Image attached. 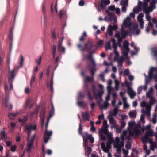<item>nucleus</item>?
I'll return each instance as SVG.
<instances>
[{
    "label": "nucleus",
    "mask_w": 157,
    "mask_h": 157,
    "mask_svg": "<svg viewBox=\"0 0 157 157\" xmlns=\"http://www.w3.org/2000/svg\"><path fill=\"white\" fill-rule=\"evenodd\" d=\"M152 10V9L148 8V5L147 2H142L140 1L139 2L138 6L133 9V11L135 13H138L139 11H143L145 13L146 18L149 21L148 25L151 27L153 26V24L150 21L151 17L149 13Z\"/></svg>",
    "instance_id": "1"
},
{
    "label": "nucleus",
    "mask_w": 157,
    "mask_h": 157,
    "mask_svg": "<svg viewBox=\"0 0 157 157\" xmlns=\"http://www.w3.org/2000/svg\"><path fill=\"white\" fill-rule=\"evenodd\" d=\"M36 128V126L35 124H27L26 126L25 132L27 133V148L26 150L27 151H30L34 148L33 144L35 134H34L31 137H30V135L31 132L35 130Z\"/></svg>",
    "instance_id": "2"
},
{
    "label": "nucleus",
    "mask_w": 157,
    "mask_h": 157,
    "mask_svg": "<svg viewBox=\"0 0 157 157\" xmlns=\"http://www.w3.org/2000/svg\"><path fill=\"white\" fill-rule=\"evenodd\" d=\"M140 125L139 124L136 123L135 121H131L128 123L127 129L130 136L134 135H138L141 133L140 131Z\"/></svg>",
    "instance_id": "3"
},
{
    "label": "nucleus",
    "mask_w": 157,
    "mask_h": 157,
    "mask_svg": "<svg viewBox=\"0 0 157 157\" xmlns=\"http://www.w3.org/2000/svg\"><path fill=\"white\" fill-rule=\"evenodd\" d=\"M127 132L124 131L123 132L122 135L121 136V141L120 138L117 137L116 138L115 140L114 141V147L117 149V151L119 153L120 152V150L121 147L124 146V138L129 139V137L127 135Z\"/></svg>",
    "instance_id": "4"
},
{
    "label": "nucleus",
    "mask_w": 157,
    "mask_h": 157,
    "mask_svg": "<svg viewBox=\"0 0 157 157\" xmlns=\"http://www.w3.org/2000/svg\"><path fill=\"white\" fill-rule=\"evenodd\" d=\"M155 99L153 97L149 98V103L144 101H142L140 103V106L141 107H145L146 110L142 109L141 113H144L147 117H149L151 114V107L155 104Z\"/></svg>",
    "instance_id": "5"
},
{
    "label": "nucleus",
    "mask_w": 157,
    "mask_h": 157,
    "mask_svg": "<svg viewBox=\"0 0 157 157\" xmlns=\"http://www.w3.org/2000/svg\"><path fill=\"white\" fill-rule=\"evenodd\" d=\"M156 70L157 69L156 67H152L150 69L148 72V76L147 77L145 75V84L142 86L143 89L145 91L147 89V84L150 82L151 79H154L155 82L157 81L156 78L153 76V73H155V72H156Z\"/></svg>",
    "instance_id": "6"
},
{
    "label": "nucleus",
    "mask_w": 157,
    "mask_h": 157,
    "mask_svg": "<svg viewBox=\"0 0 157 157\" xmlns=\"http://www.w3.org/2000/svg\"><path fill=\"white\" fill-rule=\"evenodd\" d=\"M54 109L53 106L52 105V109L51 110L49 113V116L48 119V122L46 125V129L45 133V135L44 137V142L45 143H47L48 140L50 138V136L52 135V131H48L47 129L48 127V123L49 122L50 119L54 115Z\"/></svg>",
    "instance_id": "7"
},
{
    "label": "nucleus",
    "mask_w": 157,
    "mask_h": 157,
    "mask_svg": "<svg viewBox=\"0 0 157 157\" xmlns=\"http://www.w3.org/2000/svg\"><path fill=\"white\" fill-rule=\"evenodd\" d=\"M128 34H129V32L128 31H126L124 29L121 28L120 31L117 32L115 34V37L117 39V44L120 48H121V42L122 41L123 39L126 37Z\"/></svg>",
    "instance_id": "8"
},
{
    "label": "nucleus",
    "mask_w": 157,
    "mask_h": 157,
    "mask_svg": "<svg viewBox=\"0 0 157 157\" xmlns=\"http://www.w3.org/2000/svg\"><path fill=\"white\" fill-rule=\"evenodd\" d=\"M98 87L101 90L100 91H98L95 88L94 86H92V90L97 100H99V101H102L101 96L104 92L103 90L104 86L103 85L99 84Z\"/></svg>",
    "instance_id": "9"
},
{
    "label": "nucleus",
    "mask_w": 157,
    "mask_h": 157,
    "mask_svg": "<svg viewBox=\"0 0 157 157\" xmlns=\"http://www.w3.org/2000/svg\"><path fill=\"white\" fill-rule=\"evenodd\" d=\"M112 143L110 142V140H109L106 144L102 142L101 144V148L102 151L105 153H108V157H112L111 154L109 152L111 149V144Z\"/></svg>",
    "instance_id": "10"
},
{
    "label": "nucleus",
    "mask_w": 157,
    "mask_h": 157,
    "mask_svg": "<svg viewBox=\"0 0 157 157\" xmlns=\"http://www.w3.org/2000/svg\"><path fill=\"white\" fill-rule=\"evenodd\" d=\"M132 25L133 24H132L130 18L129 16H127L123 20L121 28L124 29L129 28V30L131 29Z\"/></svg>",
    "instance_id": "11"
},
{
    "label": "nucleus",
    "mask_w": 157,
    "mask_h": 157,
    "mask_svg": "<svg viewBox=\"0 0 157 157\" xmlns=\"http://www.w3.org/2000/svg\"><path fill=\"white\" fill-rule=\"evenodd\" d=\"M129 43L127 40H125L123 43V45L121 49V52L123 56L125 57V59L128 58V53L129 49L128 47Z\"/></svg>",
    "instance_id": "12"
},
{
    "label": "nucleus",
    "mask_w": 157,
    "mask_h": 157,
    "mask_svg": "<svg viewBox=\"0 0 157 157\" xmlns=\"http://www.w3.org/2000/svg\"><path fill=\"white\" fill-rule=\"evenodd\" d=\"M151 125L150 124L146 125L145 127L144 126L142 128V130L143 132L145 130H146V135L148 136H153V131L152 129L150 128Z\"/></svg>",
    "instance_id": "13"
},
{
    "label": "nucleus",
    "mask_w": 157,
    "mask_h": 157,
    "mask_svg": "<svg viewBox=\"0 0 157 157\" xmlns=\"http://www.w3.org/2000/svg\"><path fill=\"white\" fill-rule=\"evenodd\" d=\"M110 94H108L105 98L106 101L103 104H101L100 103L101 101H99V100H98V102L99 103V106L102 110L106 109L107 108V107L109 105L108 101L110 99ZM102 101V100L101 101Z\"/></svg>",
    "instance_id": "14"
},
{
    "label": "nucleus",
    "mask_w": 157,
    "mask_h": 157,
    "mask_svg": "<svg viewBox=\"0 0 157 157\" xmlns=\"http://www.w3.org/2000/svg\"><path fill=\"white\" fill-rule=\"evenodd\" d=\"M132 26L131 29L129 30V32L132 33L133 35H138L139 34L140 32V30L138 28V24H134Z\"/></svg>",
    "instance_id": "15"
},
{
    "label": "nucleus",
    "mask_w": 157,
    "mask_h": 157,
    "mask_svg": "<svg viewBox=\"0 0 157 157\" xmlns=\"http://www.w3.org/2000/svg\"><path fill=\"white\" fill-rule=\"evenodd\" d=\"M144 14L142 13H140L137 17V20L139 23L140 27L141 29L144 28V21L143 18L144 17Z\"/></svg>",
    "instance_id": "16"
},
{
    "label": "nucleus",
    "mask_w": 157,
    "mask_h": 157,
    "mask_svg": "<svg viewBox=\"0 0 157 157\" xmlns=\"http://www.w3.org/2000/svg\"><path fill=\"white\" fill-rule=\"evenodd\" d=\"M118 28L117 25H114L112 26L111 25H109L107 29V33L110 36H112L113 34V30H116Z\"/></svg>",
    "instance_id": "17"
},
{
    "label": "nucleus",
    "mask_w": 157,
    "mask_h": 157,
    "mask_svg": "<svg viewBox=\"0 0 157 157\" xmlns=\"http://www.w3.org/2000/svg\"><path fill=\"white\" fill-rule=\"evenodd\" d=\"M125 85L128 87V92L129 95L131 98H132L136 95V93L132 90V88L129 86L128 82H126Z\"/></svg>",
    "instance_id": "18"
},
{
    "label": "nucleus",
    "mask_w": 157,
    "mask_h": 157,
    "mask_svg": "<svg viewBox=\"0 0 157 157\" xmlns=\"http://www.w3.org/2000/svg\"><path fill=\"white\" fill-rule=\"evenodd\" d=\"M83 138L84 140V148L86 150L87 149V152L89 154H90L92 151V149L89 147H88V143L87 142V139L85 137V136H83Z\"/></svg>",
    "instance_id": "19"
},
{
    "label": "nucleus",
    "mask_w": 157,
    "mask_h": 157,
    "mask_svg": "<svg viewBox=\"0 0 157 157\" xmlns=\"http://www.w3.org/2000/svg\"><path fill=\"white\" fill-rule=\"evenodd\" d=\"M111 41L113 43V47L114 49V52L116 55V56L115 58V60H116L117 57L118 56V52L116 50L117 48V44L116 40L114 38H111Z\"/></svg>",
    "instance_id": "20"
},
{
    "label": "nucleus",
    "mask_w": 157,
    "mask_h": 157,
    "mask_svg": "<svg viewBox=\"0 0 157 157\" xmlns=\"http://www.w3.org/2000/svg\"><path fill=\"white\" fill-rule=\"evenodd\" d=\"M109 17H107V16L105 17L104 20L107 22L110 21L112 22L113 18L114 17L113 13L109 12L107 10L106 11Z\"/></svg>",
    "instance_id": "21"
},
{
    "label": "nucleus",
    "mask_w": 157,
    "mask_h": 157,
    "mask_svg": "<svg viewBox=\"0 0 157 157\" xmlns=\"http://www.w3.org/2000/svg\"><path fill=\"white\" fill-rule=\"evenodd\" d=\"M9 69V73L8 76V81L10 82H12L15 76L14 75V72L15 70L13 69L11 70H10Z\"/></svg>",
    "instance_id": "22"
},
{
    "label": "nucleus",
    "mask_w": 157,
    "mask_h": 157,
    "mask_svg": "<svg viewBox=\"0 0 157 157\" xmlns=\"http://www.w3.org/2000/svg\"><path fill=\"white\" fill-rule=\"evenodd\" d=\"M93 44L91 42H88L84 46V48H83L81 50L82 51H85L86 50H90L93 47Z\"/></svg>",
    "instance_id": "23"
},
{
    "label": "nucleus",
    "mask_w": 157,
    "mask_h": 157,
    "mask_svg": "<svg viewBox=\"0 0 157 157\" xmlns=\"http://www.w3.org/2000/svg\"><path fill=\"white\" fill-rule=\"evenodd\" d=\"M130 46L131 47H133L134 48V49L135 51V52L133 51H131V55L132 56L136 55L139 51L138 48L134 46V43L133 42H132L130 44Z\"/></svg>",
    "instance_id": "24"
},
{
    "label": "nucleus",
    "mask_w": 157,
    "mask_h": 157,
    "mask_svg": "<svg viewBox=\"0 0 157 157\" xmlns=\"http://www.w3.org/2000/svg\"><path fill=\"white\" fill-rule=\"evenodd\" d=\"M127 1L128 0H125L123 3L121 2V4L122 6V7L121 8L122 11L123 13H125L126 12V7L128 6Z\"/></svg>",
    "instance_id": "25"
},
{
    "label": "nucleus",
    "mask_w": 157,
    "mask_h": 157,
    "mask_svg": "<svg viewBox=\"0 0 157 157\" xmlns=\"http://www.w3.org/2000/svg\"><path fill=\"white\" fill-rule=\"evenodd\" d=\"M108 118L109 120L110 124L113 126H111V128H113V127H116L117 124L114 118L113 117L109 116H108Z\"/></svg>",
    "instance_id": "26"
},
{
    "label": "nucleus",
    "mask_w": 157,
    "mask_h": 157,
    "mask_svg": "<svg viewBox=\"0 0 157 157\" xmlns=\"http://www.w3.org/2000/svg\"><path fill=\"white\" fill-rule=\"evenodd\" d=\"M128 59V56L127 58L125 59V56H123L122 55L121 58L117 60L118 62V66H122V61L126 59Z\"/></svg>",
    "instance_id": "27"
},
{
    "label": "nucleus",
    "mask_w": 157,
    "mask_h": 157,
    "mask_svg": "<svg viewBox=\"0 0 157 157\" xmlns=\"http://www.w3.org/2000/svg\"><path fill=\"white\" fill-rule=\"evenodd\" d=\"M84 136L87 139V140L89 139L90 140L91 143H93L94 141V139L93 137L91 134H88L87 133H85L82 135V136Z\"/></svg>",
    "instance_id": "28"
},
{
    "label": "nucleus",
    "mask_w": 157,
    "mask_h": 157,
    "mask_svg": "<svg viewBox=\"0 0 157 157\" xmlns=\"http://www.w3.org/2000/svg\"><path fill=\"white\" fill-rule=\"evenodd\" d=\"M101 6L104 8L106 5H109L110 3V1L109 0H101Z\"/></svg>",
    "instance_id": "29"
},
{
    "label": "nucleus",
    "mask_w": 157,
    "mask_h": 157,
    "mask_svg": "<svg viewBox=\"0 0 157 157\" xmlns=\"http://www.w3.org/2000/svg\"><path fill=\"white\" fill-rule=\"evenodd\" d=\"M82 118L86 121H89V114L87 112L82 113Z\"/></svg>",
    "instance_id": "30"
},
{
    "label": "nucleus",
    "mask_w": 157,
    "mask_h": 157,
    "mask_svg": "<svg viewBox=\"0 0 157 157\" xmlns=\"http://www.w3.org/2000/svg\"><path fill=\"white\" fill-rule=\"evenodd\" d=\"M118 111V109L116 107L110 111V114L111 115L115 116L116 115Z\"/></svg>",
    "instance_id": "31"
},
{
    "label": "nucleus",
    "mask_w": 157,
    "mask_h": 157,
    "mask_svg": "<svg viewBox=\"0 0 157 157\" xmlns=\"http://www.w3.org/2000/svg\"><path fill=\"white\" fill-rule=\"evenodd\" d=\"M136 112L135 111H132L129 112V114L130 117L132 118H135L136 116Z\"/></svg>",
    "instance_id": "32"
},
{
    "label": "nucleus",
    "mask_w": 157,
    "mask_h": 157,
    "mask_svg": "<svg viewBox=\"0 0 157 157\" xmlns=\"http://www.w3.org/2000/svg\"><path fill=\"white\" fill-rule=\"evenodd\" d=\"M142 114L140 116V122L141 123L144 124L145 122V121L144 120V115H146L144 113H142Z\"/></svg>",
    "instance_id": "33"
},
{
    "label": "nucleus",
    "mask_w": 157,
    "mask_h": 157,
    "mask_svg": "<svg viewBox=\"0 0 157 157\" xmlns=\"http://www.w3.org/2000/svg\"><path fill=\"white\" fill-rule=\"evenodd\" d=\"M13 88V86L12 84L11 83L10 85V89L9 90L7 85L5 86V90L6 93H9L11 92V90Z\"/></svg>",
    "instance_id": "34"
},
{
    "label": "nucleus",
    "mask_w": 157,
    "mask_h": 157,
    "mask_svg": "<svg viewBox=\"0 0 157 157\" xmlns=\"http://www.w3.org/2000/svg\"><path fill=\"white\" fill-rule=\"evenodd\" d=\"M100 137L101 140H106V137L105 135H103V133L101 132V130H99V133Z\"/></svg>",
    "instance_id": "35"
},
{
    "label": "nucleus",
    "mask_w": 157,
    "mask_h": 157,
    "mask_svg": "<svg viewBox=\"0 0 157 157\" xmlns=\"http://www.w3.org/2000/svg\"><path fill=\"white\" fill-rule=\"evenodd\" d=\"M157 116L155 114H154L153 115L151 121L154 124H156L157 122Z\"/></svg>",
    "instance_id": "36"
},
{
    "label": "nucleus",
    "mask_w": 157,
    "mask_h": 157,
    "mask_svg": "<svg viewBox=\"0 0 157 157\" xmlns=\"http://www.w3.org/2000/svg\"><path fill=\"white\" fill-rule=\"evenodd\" d=\"M94 122L93 121H91L90 122V124L91 125L90 130L92 131H95L96 130L95 127L94 126Z\"/></svg>",
    "instance_id": "37"
},
{
    "label": "nucleus",
    "mask_w": 157,
    "mask_h": 157,
    "mask_svg": "<svg viewBox=\"0 0 157 157\" xmlns=\"http://www.w3.org/2000/svg\"><path fill=\"white\" fill-rule=\"evenodd\" d=\"M105 48L107 50L111 49V46L110 44V41H108L106 43L105 45Z\"/></svg>",
    "instance_id": "38"
},
{
    "label": "nucleus",
    "mask_w": 157,
    "mask_h": 157,
    "mask_svg": "<svg viewBox=\"0 0 157 157\" xmlns=\"http://www.w3.org/2000/svg\"><path fill=\"white\" fill-rule=\"evenodd\" d=\"M113 136L112 134L111 133H108L107 134V137L109 139V141L110 140V142L112 143L113 141V140L112 138Z\"/></svg>",
    "instance_id": "39"
},
{
    "label": "nucleus",
    "mask_w": 157,
    "mask_h": 157,
    "mask_svg": "<svg viewBox=\"0 0 157 157\" xmlns=\"http://www.w3.org/2000/svg\"><path fill=\"white\" fill-rule=\"evenodd\" d=\"M66 11L64 10H61L60 11L59 16L60 17H62L63 15L66 14Z\"/></svg>",
    "instance_id": "40"
},
{
    "label": "nucleus",
    "mask_w": 157,
    "mask_h": 157,
    "mask_svg": "<svg viewBox=\"0 0 157 157\" xmlns=\"http://www.w3.org/2000/svg\"><path fill=\"white\" fill-rule=\"evenodd\" d=\"M77 104L78 106L82 107H83L86 105V103L83 101H78Z\"/></svg>",
    "instance_id": "41"
},
{
    "label": "nucleus",
    "mask_w": 157,
    "mask_h": 157,
    "mask_svg": "<svg viewBox=\"0 0 157 157\" xmlns=\"http://www.w3.org/2000/svg\"><path fill=\"white\" fill-rule=\"evenodd\" d=\"M154 27V25H153V26L152 27H151L150 26H149L148 25L145 28V31L147 33H149L150 32L151 29H153Z\"/></svg>",
    "instance_id": "42"
},
{
    "label": "nucleus",
    "mask_w": 157,
    "mask_h": 157,
    "mask_svg": "<svg viewBox=\"0 0 157 157\" xmlns=\"http://www.w3.org/2000/svg\"><path fill=\"white\" fill-rule=\"evenodd\" d=\"M108 128H102V130H101V132L104 133L105 134H106L108 133Z\"/></svg>",
    "instance_id": "43"
},
{
    "label": "nucleus",
    "mask_w": 157,
    "mask_h": 157,
    "mask_svg": "<svg viewBox=\"0 0 157 157\" xmlns=\"http://www.w3.org/2000/svg\"><path fill=\"white\" fill-rule=\"evenodd\" d=\"M35 79V76L34 75H32L31 79L30 85L31 86H32L33 83L34 82Z\"/></svg>",
    "instance_id": "44"
},
{
    "label": "nucleus",
    "mask_w": 157,
    "mask_h": 157,
    "mask_svg": "<svg viewBox=\"0 0 157 157\" xmlns=\"http://www.w3.org/2000/svg\"><path fill=\"white\" fill-rule=\"evenodd\" d=\"M148 136L146 135L144 137H143L142 140L144 143H147L148 140Z\"/></svg>",
    "instance_id": "45"
},
{
    "label": "nucleus",
    "mask_w": 157,
    "mask_h": 157,
    "mask_svg": "<svg viewBox=\"0 0 157 157\" xmlns=\"http://www.w3.org/2000/svg\"><path fill=\"white\" fill-rule=\"evenodd\" d=\"M93 80V77H87L86 78V82H92Z\"/></svg>",
    "instance_id": "46"
},
{
    "label": "nucleus",
    "mask_w": 157,
    "mask_h": 157,
    "mask_svg": "<svg viewBox=\"0 0 157 157\" xmlns=\"http://www.w3.org/2000/svg\"><path fill=\"white\" fill-rule=\"evenodd\" d=\"M107 89L108 92V94H110L113 89V88H112L111 86H107Z\"/></svg>",
    "instance_id": "47"
},
{
    "label": "nucleus",
    "mask_w": 157,
    "mask_h": 157,
    "mask_svg": "<svg viewBox=\"0 0 157 157\" xmlns=\"http://www.w3.org/2000/svg\"><path fill=\"white\" fill-rule=\"evenodd\" d=\"M38 69V66H36L34 67L33 70V75L35 76L36 74L37 73Z\"/></svg>",
    "instance_id": "48"
},
{
    "label": "nucleus",
    "mask_w": 157,
    "mask_h": 157,
    "mask_svg": "<svg viewBox=\"0 0 157 157\" xmlns=\"http://www.w3.org/2000/svg\"><path fill=\"white\" fill-rule=\"evenodd\" d=\"M104 44V40H99L97 43V45L99 46H101Z\"/></svg>",
    "instance_id": "49"
},
{
    "label": "nucleus",
    "mask_w": 157,
    "mask_h": 157,
    "mask_svg": "<svg viewBox=\"0 0 157 157\" xmlns=\"http://www.w3.org/2000/svg\"><path fill=\"white\" fill-rule=\"evenodd\" d=\"M115 88L117 90L118 89V86L119 83V82L116 79L115 80Z\"/></svg>",
    "instance_id": "50"
},
{
    "label": "nucleus",
    "mask_w": 157,
    "mask_h": 157,
    "mask_svg": "<svg viewBox=\"0 0 157 157\" xmlns=\"http://www.w3.org/2000/svg\"><path fill=\"white\" fill-rule=\"evenodd\" d=\"M41 60H42L41 56H40L38 59H36V63L38 64V65H39L40 64L41 62Z\"/></svg>",
    "instance_id": "51"
},
{
    "label": "nucleus",
    "mask_w": 157,
    "mask_h": 157,
    "mask_svg": "<svg viewBox=\"0 0 157 157\" xmlns=\"http://www.w3.org/2000/svg\"><path fill=\"white\" fill-rule=\"evenodd\" d=\"M85 96V95L81 92H79L78 93L77 95V98L78 99L79 98H83Z\"/></svg>",
    "instance_id": "52"
},
{
    "label": "nucleus",
    "mask_w": 157,
    "mask_h": 157,
    "mask_svg": "<svg viewBox=\"0 0 157 157\" xmlns=\"http://www.w3.org/2000/svg\"><path fill=\"white\" fill-rule=\"evenodd\" d=\"M16 146L15 145H12L10 147L11 151L12 152H15L16 151Z\"/></svg>",
    "instance_id": "53"
},
{
    "label": "nucleus",
    "mask_w": 157,
    "mask_h": 157,
    "mask_svg": "<svg viewBox=\"0 0 157 157\" xmlns=\"http://www.w3.org/2000/svg\"><path fill=\"white\" fill-rule=\"evenodd\" d=\"M82 127L81 126V124L80 123V124H79V129H78V133H79V134L82 135L83 134H82Z\"/></svg>",
    "instance_id": "54"
},
{
    "label": "nucleus",
    "mask_w": 157,
    "mask_h": 157,
    "mask_svg": "<svg viewBox=\"0 0 157 157\" xmlns=\"http://www.w3.org/2000/svg\"><path fill=\"white\" fill-rule=\"evenodd\" d=\"M9 98L8 97H6L4 100V103L5 106H7L8 105V101H9Z\"/></svg>",
    "instance_id": "55"
},
{
    "label": "nucleus",
    "mask_w": 157,
    "mask_h": 157,
    "mask_svg": "<svg viewBox=\"0 0 157 157\" xmlns=\"http://www.w3.org/2000/svg\"><path fill=\"white\" fill-rule=\"evenodd\" d=\"M24 61V59L22 56H21V59L20 61V67H22L23 65V62Z\"/></svg>",
    "instance_id": "56"
},
{
    "label": "nucleus",
    "mask_w": 157,
    "mask_h": 157,
    "mask_svg": "<svg viewBox=\"0 0 157 157\" xmlns=\"http://www.w3.org/2000/svg\"><path fill=\"white\" fill-rule=\"evenodd\" d=\"M40 119L41 121V123L43 126L44 124V115H41Z\"/></svg>",
    "instance_id": "57"
},
{
    "label": "nucleus",
    "mask_w": 157,
    "mask_h": 157,
    "mask_svg": "<svg viewBox=\"0 0 157 157\" xmlns=\"http://www.w3.org/2000/svg\"><path fill=\"white\" fill-rule=\"evenodd\" d=\"M125 147L127 149H129L131 148V144L129 142L127 143Z\"/></svg>",
    "instance_id": "58"
},
{
    "label": "nucleus",
    "mask_w": 157,
    "mask_h": 157,
    "mask_svg": "<svg viewBox=\"0 0 157 157\" xmlns=\"http://www.w3.org/2000/svg\"><path fill=\"white\" fill-rule=\"evenodd\" d=\"M115 9V7L113 5L109 6L108 8L109 10L111 11H114Z\"/></svg>",
    "instance_id": "59"
},
{
    "label": "nucleus",
    "mask_w": 157,
    "mask_h": 157,
    "mask_svg": "<svg viewBox=\"0 0 157 157\" xmlns=\"http://www.w3.org/2000/svg\"><path fill=\"white\" fill-rule=\"evenodd\" d=\"M143 89V87L142 86H139L137 89V93L138 94H140L141 93V91Z\"/></svg>",
    "instance_id": "60"
},
{
    "label": "nucleus",
    "mask_w": 157,
    "mask_h": 157,
    "mask_svg": "<svg viewBox=\"0 0 157 157\" xmlns=\"http://www.w3.org/2000/svg\"><path fill=\"white\" fill-rule=\"evenodd\" d=\"M19 114V113L18 112H17L16 113H15L10 114H9L8 116H9V117L10 119H12L11 118V117L12 116H15L17 115L18 114Z\"/></svg>",
    "instance_id": "61"
},
{
    "label": "nucleus",
    "mask_w": 157,
    "mask_h": 157,
    "mask_svg": "<svg viewBox=\"0 0 157 157\" xmlns=\"http://www.w3.org/2000/svg\"><path fill=\"white\" fill-rule=\"evenodd\" d=\"M146 97L148 98H150L153 97L152 94L148 92H147L146 94Z\"/></svg>",
    "instance_id": "62"
},
{
    "label": "nucleus",
    "mask_w": 157,
    "mask_h": 157,
    "mask_svg": "<svg viewBox=\"0 0 157 157\" xmlns=\"http://www.w3.org/2000/svg\"><path fill=\"white\" fill-rule=\"evenodd\" d=\"M87 58L90 60H92L94 63V60L92 57L91 54H89L87 57Z\"/></svg>",
    "instance_id": "63"
},
{
    "label": "nucleus",
    "mask_w": 157,
    "mask_h": 157,
    "mask_svg": "<svg viewBox=\"0 0 157 157\" xmlns=\"http://www.w3.org/2000/svg\"><path fill=\"white\" fill-rule=\"evenodd\" d=\"M123 153L125 155L127 156L128 153V150L125 149L124 148L122 149Z\"/></svg>",
    "instance_id": "64"
}]
</instances>
